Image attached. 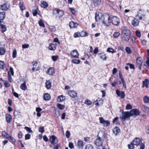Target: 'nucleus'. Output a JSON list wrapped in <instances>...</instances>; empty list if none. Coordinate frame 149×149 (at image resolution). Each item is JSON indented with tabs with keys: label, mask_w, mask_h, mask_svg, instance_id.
Wrapping results in <instances>:
<instances>
[{
	"label": "nucleus",
	"mask_w": 149,
	"mask_h": 149,
	"mask_svg": "<svg viewBox=\"0 0 149 149\" xmlns=\"http://www.w3.org/2000/svg\"><path fill=\"white\" fill-rule=\"evenodd\" d=\"M100 123L103 124V125L104 126H107L109 125L110 123L108 120H104L103 118L102 117H100L99 118Z\"/></svg>",
	"instance_id": "nucleus-7"
},
{
	"label": "nucleus",
	"mask_w": 149,
	"mask_h": 149,
	"mask_svg": "<svg viewBox=\"0 0 149 149\" xmlns=\"http://www.w3.org/2000/svg\"><path fill=\"white\" fill-rule=\"evenodd\" d=\"M71 55L73 57L77 58L79 57V54L77 50H74L71 52Z\"/></svg>",
	"instance_id": "nucleus-10"
},
{
	"label": "nucleus",
	"mask_w": 149,
	"mask_h": 149,
	"mask_svg": "<svg viewBox=\"0 0 149 149\" xmlns=\"http://www.w3.org/2000/svg\"><path fill=\"white\" fill-rule=\"evenodd\" d=\"M32 64L33 66L32 70L31 71V73L33 72L35 70H38L40 68L38 63L36 61H33L32 62Z\"/></svg>",
	"instance_id": "nucleus-5"
},
{
	"label": "nucleus",
	"mask_w": 149,
	"mask_h": 149,
	"mask_svg": "<svg viewBox=\"0 0 149 149\" xmlns=\"http://www.w3.org/2000/svg\"><path fill=\"white\" fill-rule=\"evenodd\" d=\"M139 115V111L137 109H133L131 110L130 112L126 111L123 112L120 115V118L123 120H129L131 116L134 115L136 116Z\"/></svg>",
	"instance_id": "nucleus-1"
},
{
	"label": "nucleus",
	"mask_w": 149,
	"mask_h": 149,
	"mask_svg": "<svg viewBox=\"0 0 149 149\" xmlns=\"http://www.w3.org/2000/svg\"><path fill=\"white\" fill-rule=\"evenodd\" d=\"M56 137L55 136L53 135L50 137L49 140L52 144H54L56 142Z\"/></svg>",
	"instance_id": "nucleus-16"
},
{
	"label": "nucleus",
	"mask_w": 149,
	"mask_h": 149,
	"mask_svg": "<svg viewBox=\"0 0 149 149\" xmlns=\"http://www.w3.org/2000/svg\"><path fill=\"white\" fill-rule=\"evenodd\" d=\"M99 55L100 58L104 60H106L107 57L105 54L103 53H102L99 54Z\"/></svg>",
	"instance_id": "nucleus-30"
},
{
	"label": "nucleus",
	"mask_w": 149,
	"mask_h": 149,
	"mask_svg": "<svg viewBox=\"0 0 149 149\" xmlns=\"http://www.w3.org/2000/svg\"><path fill=\"white\" fill-rule=\"evenodd\" d=\"M70 132L68 130H67L65 132V136L67 138H69L70 136Z\"/></svg>",
	"instance_id": "nucleus-61"
},
{
	"label": "nucleus",
	"mask_w": 149,
	"mask_h": 149,
	"mask_svg": "<svg viewBox=\"0 0 149 149\" xmlns=\"http://www.w3.org/2000/svg\"><path fill=\"white\" fill-rule=\"evenodd\" d=\"M149 83V80L147 79H145V80L143 82V88L145 86L147 88L148 87V84Z\"/></svg>",
	"instance_id": "nucleus-21"
},
{
	"label": "nucleus",
	"mask_w": 149,
	"mask_h": 149,
	"mask_svg": "<svg viewBox=\"0 0 149 149\" xmlns=\"http://www.w3.org/2000/svg\"><path fill=\"white\" fill-rule=\"evenodd\" d=\"M43 98L45 100H49L50 99V95L48 93H46L44 95Z\"/></svg>",
	"instance_id": "nucleus-32"
},
{
	"label": "nucleus",
	"mask_w": 149,
	"mask_h": 149,
	"mask_svg": "<svg viewBox=\"0 0 149 149\" xmlns=\"http://www.w3.org/2000/svg\"><path fill=\"white\" fill-rule=\"evenodd\" d=\"M2 134L3 136H4L6 138L8 139L9 137V136H10L5 131H3L2 132Z\"/></svg>",
	"instance_id": "nucleus-38"
},
{
	"label": "nucleus",
	"mask_w": 149,
	"mask_h": 149,
	"mask_svg": "<svg viewBox=\"0 0 149 149\" xmlns=\"http://www.w3.org/2000/svg\"><path fill=\"white\" fill-rule=\"evenodd\" d=\"M31 135L29 134H26L25 135V139L26 140H28L30 139Z\"/></svg>",
	"instance_id": "nucleus-64"
},
{
	"label": "nucleus",
	"mask_w": 149,
	"mask_h": 149,
	"mask_svg": "<svg viewBox=\"0 0 149 149\" xmlns=\"http://www.w3.org/2000/svg\"><path fill=\"white\" fill-rule=\"evenodd\" d=\"M6 119L7 123H10L12 120L11 116L10 114H7L6 116Z\"/></svg>",
	"instance_id": "nucleus-20"
},
{
	"label": "nucleus",
	"mask_w": 149,
	"mask_h": 149,
	"mask_svg": "<svg viewBox=\"0 0 149 149\" xmlns=\"http://www.w3.org/2000/svg\"><path fill=\"white\" fill-rule=\"evenodd\" d=\"M134 145L132 142L128 145V148L129 149H133L134 148Z\"/></svg>",
	"instance_id": "nucleus-45"
},
{
	"label": "nucleus",
	"mask_w": 149,
	"mask_h": 149,
	"mask_svg": "<svg viewBox=\"0 0 149 149\" xmlns=\"http://www.w3.org/2000/svg\"><path fill=\"white\" fill-rule=\"evenodd\" d=\"M20 88L22 90H26L27 89V87L25 83L24 82L20 86Z\"/></svg>",
	"instance_id": "nucleus-31"
},
{
	"label": "nucleus",
	"mask_w": 149,
	"mask_h": 149,
	"mask_svg": "<svg viewBox=\"0 0 149 149\" xmlns=\"http://www.w3.org/2000/svg\"><path fill=\"white\" fill-rule=\"evenodd\" d=\"M65 99V96L62 95L59 96L57 98V101L59 102H63Z\"/></svg>",
	"instance_id": "nucleus-24"
},
{
	"label": "nucleus",
	"mask_w": 149,
	"mask_h": 149,
	"mask_svg": "<svg viewBox=\"0 0 149 149\" xmlns=\"http://www.w3.org/2000/svg\"><path fill=\"white\" fill-rule=\"evenodd\" d=\"M140 149H144L145 148V144L142 142L140 144Z\"/></svg>",
	"instance_id": "nucleus-59"
},
{
	"label": "nucleus",
	"mask_w": 149,
	"mask_h": 149,
	"mask_svg": "<svg viewBox=\"0 0 149 149\" xmlns=\"http://www.w3.org/2000/svg\"><path fill=\"white\" fill-rule=\"evenodd\" d=\"M48 48L49 49L51 50L54 51L56 49V47L54 44L51 43L49 46Z\"/></svg>",
	"instance_id": "nucleus-29"
},
{
	"label": "nucleus",
	"mask_w": 149,
	"mask_h": 149,
	"mask_svg": "<svg viewBox=\"0 0 149 149\" xmlns=\"http://www.w3.org/2000/svg\"><path fill=\"white\" fill-rule=\"evenodd\" d=\"M48 6L47 2L44 1H42L41 2V6L43 8H47Z\"/></svg>",
	"instance_id": "nucleus-27"
},
{
	"label": "nucleus",
	"mask_w": 149,
	"mask_h": 149,
	"mask_svg": "<svg viewBox=\"0 0 149 149\" xmlns=\"http://www.w3.org/2000/svg\"><path fill=\"white\" fill-rule=\"evenodd\" d=\"M132 142L134 145L136 146L139 145L142 142L141 140L138 138L134 139Z\"/></svg>",
	"instance_id": "nucleus-13"
},
{
	"label": "nucleus",
	"mask_w": 149,
	"mask_h": 149,
	"mask_svg": "<svg viewBox=\"0 0 149 149\" xmlns=\"http://www.w3.org/2000/svg\"><path fill=\"white\" fill-rule=\"evenodd\" d=\"M144 16L143 12L141 10H139L136 15V17L139 20H141L143 17Z\"/></svg>",
	"instance_id": "nucleus-11"
},
{
	"label": "nucleus",
	"mask_w": 149,
	"mask_h": 149,
	"mask_svg": "<svg viewBox=\"0 0 149 149\" xmlns=\"http://www.w3.org/2000/svg\"><path fill=\"white\" fill-rule=\"evenodd\" d=\"M20 113V112L19 111L15 110L13 113L14 115L15 116Z\"/></svg>",
	"instance_id": "nucleus-63"
},
{
	"label": "nucleus",
	"mask_w": 149,
	"mask_h": 149,
	"mask_svg": "<svg viewBox=\"0 0 149 149\" xmlns=\"http://www.w3.org/2000/svg\"><path fill=\"white\" fill-rule=\"evenodd\" d=\"M111 16H110L107 14L103 15L102 17L103 23L107 26L109 25L111 23Z\"/></svg>",
	"instance_id": "nucleus-3"
},
{
	"label": "nucleus",
	"mask_w": 149,
	"mask_h": 149,
	"mask_svg": "<svg viewBox=\"0 0 149 149\" xmlns=\"http://www.w3.org/2000/svg\"><path fill=\"white\" fill-rule=\"evenodd\" d=\"M91 3L93 4L95 6H98L101 3V0H92Z\"/></svg>",
	"instance_id": "nucleus-15"
},
{
	"label": "nucleus",
	"mask_w": 149,
	"mask_h": 149,
	"mask_svg": "<svg viewBox=\"0 0 149 149\" xmlns=\"http://www.w3.org/2000/svg\"><path fill=\"white\" fill-rule=\"evenodd\" d=\"M5 17V13L4 12L0 13V20H3Z\"/></svg>",
	"instance_id": "nucleus-36"
},
{
	"label": "nucleus",
	"mask_w": 149,
	"mask_h": 149,
	"mask_svg": "<svg viewBox=\"0 0 149 149\" xmlns=\"http://www.w3.org/2000/svg\"><path fill=\"white\" fill-rule=\"evenodd\" d=\"M130 38V34H122V39L123 41H128Z\"/></svg>",
	"instance_id": "nucleus-12"
},
{
	"label": "nucleus",
	"mask_w": 149,
	"mask_h": 149,
	"mask_svg": "<svg viewBox=\"0 0 149 149\" xmlns=\"http://www.w3.org/2000/svg\"><path fill=\"white\" fill-rule=\"evenodd\" d=\"M92 103L91 102L88 100H86L85 102V104L88 105H91Z\"/></svg>",
	"instance_id": "nucleus-49"
},
{
	"label": "nucleus",
	"mask_w": 149,
	"mask_h": 149,
	"mask_svg": "<svg viewBox=\"0 0 149 149\" xmlns=\"http://www.w3.org/2000/svg\"><path fill=\"white\" fill-rule=\"evenodd\" d=\"M106 136V134L104 132H100L97 136V138L95 141V144L97 146H102V141L105 139Z\"/></svg>",
	"instance_id": "nucleus-2"
},
{
	"label": "nucleus",
	"mask_w": 149,
	"mask_h": 149,
	"mask_svg": "<svg viewBox=\"0 0 149 149\" xmlns=\"http://www.w3.org/2000/svg\"><path fill=\"white\" fill-rule=\"evenodd\" d=\"M69 26L71 28H75L77 26V24L73 21H71L70 22Z\"/></svg>",
	"instance_id": "nucleus-23"
},
{
	"label": "nucleus",
	"mask_w": 149,
	"mask_h": 149,
	"mask_svg": "<svg viewBox=\"0 0 149 149\" xmlns=\"http://www.w3.org/2000/svg\"><path fill=\"white\" fill-rule=\"evenodd\" d=\"M145 114L147 116H149V108L145 105H143Z\"/></svg>",
	"instance_id": "nucleus-26"
},
{
	"label": "nucleus",
	"mask_w": 149,
	"mask_h": 149,
	"mask_svg": "<svg viewBox=\"0 0 149 149\" xmlns=\"http://www.w3.org/2000/svg\"><path fill=\"white\" fill-rule=\"evenodd\" d=\"M136 34L137 36L139 38H140L141 36V33L138 30H136Z\"/></svg>",
	"instance_id": "nucleus-51"
},
{
	"label": "nucleus",
	"mask_w": 149,
	"mask_h": 149,
	"mask_svg": "<svg viewBox=\"0 0 149 149\" xmlns=\"http://www.w3.org/2000/svg\"><path fill=\"white\" fill-rule=\"evenodd\" d=\"M47 74L49 75H53L54 73V70L53 68H49L47 72Z\"/></svg>",
	"instance_id": "nucleus-14"
},
{
	"label": "nucleus",
	"mask_w": 149,
	"mask_h": 149,
	"mask_svg": "<svg viewBox=\"0 0 149 149\" xmlns=\"http://www.w3.org/2000/svg\"><path fill=\"white\" fill-rule=\"evenodd\" d=\"M8 78L9 82H12L13 80L11 76L9 74V72H8Z\"/></svg>",
	"instance_id": "nucleus-55"
},
{
	"label": "nucleus",
	"mask_w": 149,
	"mask_h": 149,
	"mask_svg": "<svg viewBox=\"0 0 149 149\" xmlns=\"http://www.w3.org/2000/svg\"><path fill=\"white\" fill-rule=\"evenodd\" d=\"M143 101L145 103H149V97L147 96H145L143 98Z\"/></svg>",
	"instance_id": "nucleus-35"
},
{
	"label": "nucleus",
	"mask_w": 149,
	"mask_h": 149,
	"mask_svg": "<svg viewBox=\"0 0 149 149\" xmlns=\"http://www.w3.org/2000/svg\"><path fill=\"white\" fill-rule=\"evenodd\" d=\"M57 107L60 110L63 109L65 107V106L63 105H62L60 104H57Z\"/></svg>",
	"instance_id": "nucleus-43"
},
{
	"label": "nucleus",
	"mask_w": 149,
	"mask_h": 149,
	"mask_svg": "<svg viewBox=\"0 0 149 149\" xmlns=\"http://www.w3.org/2000/svg\"><path fill=\"white\" fill-rule=\"evenodd\" d=\"M136 67L138 68L139 70L141 69V67L142 64V61L141 58L138 57L137 58L136 61Z\"/></svg>",
	"instance_id": "nucleus-8"
},
{
	"label": "nucleus",
	"mask_w": 149,
	"mask_h": 149,
	"mask_svg": "<svg viewBox=\"0 0 149 149\" xmlns=\"http://www.w3.org/2000/svg\"><path fill=\"white\" fill-rule=\"evenodd\" d=\"M40 26L44 27L45 26L44 22L42 20H40L38 22Z\"/></svg>",
	"instance_id": "nucleus-47"
},
{
	"label": "nucleus",
	"mask_w": 149,
	"mask_h": 149,
	"mask_svg": "<svg viewBox=\"0 0 149 149\" xmlns=\"http://www.w3.org/2000/svg\"><path fill=\"white\" fill-rule=\"evenodd\" d=\"M46 87L47 89H50L51 87V84L50 81H47L45 83Z\"/></svg>",
	"instance_id": "nucleus-28"
},
{
	"label": "nucleus",
	"mask_w": 149,
	"mask_h": 149,
	"mask_svg": "<svg viewBox=\"0 0 149 149\" xmlns=\"http://www.w3.org/2000/svg\"><path fill=\"white\" fill-rule=\"evenodd\" d=\"M120 22V19L117 17L111 16V23L116 26H118Z\"/></svg>",
	"instance_id": "nucleus-4"
},
{
	"label": "nucleus",
	"mask_w": 149,
	"mask_h": 149,
	"mask_svg": "<svg viewBox=\"0 0 149 149\" xmlns=\"http://www.w3.org/2000/svg\"><path fill=\"white\" fill-rule=\"evenodd\" d=\"M99 14L100 15H101L100 13V14H97V13H96L95 15V20L96 21H98L99 20L100 18V17L99 16Z\"/></svg>",
	"instance_id": "nucleus-42"
},
{
	"label": "nucleus",
	"mask_w": 149,
	"mask_h": 149,
	"mask_svg": "<svg viewBox=\"0 0 149 149\" xmlns=\"http://www.w3.org/2000/svg\"><path fill=\"white\" fill-rule=\"evenodd\" d=\"M80 60H77L76 59H72L71 60V62L75 64H78L80 62Z\"/></svg>",
	"instance_id": "nucleus-40"
},
{
	"label": "nucleus",
	"mask_w": 149,
	"mask_h": 149,
	"mask_svg": "<svg viewBox=\"0 0 149 149\" xmlns=\"http://www.w3.org/2000/svg\"><path fill=\"white\" fill-rule=\"evenodd\" d=\"M77 145L79 147H82L83 146V142L79 140L78 141Z\"/></svg>",
	"instance_id": "nucleus-44"
},
{
	"label": "nucleus",
	"mask_w": 149,
	"mask_h": 149,
	"mask_svg": "<svg viewBox=\"0 0 149 149\" xmlns=\"http://www.w3.org/2000/svg\"><path fill=\"white\" fill-rule=\"evenodd\" d=\"M17 51L15 49L13 52V58H15L17 56Z\"/></svg>",
	"instance_id": "nucleus-58"
},
{
	"label": "nucleus",
	"mask_w": 149,
	"mask_h": 149,
	"mask_svg": "<svg viewBox=\"0 0 149 149\" xmlns=\"http://www.w3.org/2000/svg\"><path fill=\"white\" fill-rule=\"evenodd\" d=\"M24 129L29 133H31L32 132V131L31 130V128L30 127H24Z\"/></svg>",
	"instance_id": "nucleus-53"
},
{
	"label": "nucleus",
	"mask_w": 149,
	"mask_h": 149,
	"mask_svg": "<svg viewBox=\"0 0 149 149\" xmlns=\"http://www.w3.org/2000/svg\"><path fill=\"white\" fill-rule=\"evenodd\" d=\"M81 36V33H80L77 32L74 33V38H77L79 36Z\"/></svg>",
	"instance_id": "nucleus-57"
},
{
	"label": "nucleus",
	"mask_w": 149,
	"mask_h": 149,
	"mask_svg": "<svg viewBox=\"0 0 149 149\" xmlns=\"http://www.w3.org/2000/svg\"><path fill=\"white\" fill-rule=\"evenodd\" d=\"M58 56H52V58L53 60L54 61H55L57 60L58 59Z\"/></svg>",
	"instance_id": "nucleus-54"
},
{
	"label": "nucleus",
	"mask_w": 149,
	"mask_h": 149,
	"mask_svg": "<svg viewBox=\"0 0 149 149\" xmlns=\"http://www.w3.org/2000/svg\"><path fill=\"white\" fill-rule=\"evenodd\" d=\"M18 5L22 11H23L25 9V7L23 3L20 2Z\"/></svg>",
	"instance_id": "nucleus-34"
},
{
	"label": "nucleus",
	"mask_w": 149,
	"mask_h": 149,
	"mask_svg": "<svg viewBox=\"0 0 149 149\" xmlns=\"http://www.w3.org/2000/svg\"><path fill=\"white\" fill-rule=\"evenodd\" d=\"M116 92L117 95L120 97L124 99L125 96L124 92L123 91H120L118 90H116Z\"/></svg>",
	"instance_id": "nucleus-9"
},
{
	"label": "nucleus",
	"mask_w": 149,
	"mask_h": 149,
	"mask_svg": "<svg viewBox=\"0 0 149 149\" xmlns=\"http://www.w3.org/2000/svg\"><path fill=\"white\" fill-rule=\"evenodd\" d=\"M5 64L4 62L0 61V68L2 69L4 68Z\"/></svg>",
	"instance_id": "nucleus-52"
},
{
	"label": "nucleus",
	"mask_w": 149,
	"mask_h": 149,
	"mask_svg": "<svg viewBox=\"0 0 149 149\" xmlns=\"http://www.w3.org/2000/svg\"><path fill=\"white\" fill-rule=\"evenodd\" d=\"M122 34H130V32L129 29L126 26H123L121 28Z\"/></svg>",
	"instance_id": "nucleus-6"
},
{
	"label": "nucleus",
	"mask_w": 149,
	"mask_h": 149,
	"mask_svg": "<svg viewBox=\"0 0 149 149\" xmlns=\"http://www.w3.org/2000/svg\"><path fill=\"white\" fill-rule=\"evenodd\" d=\"M49 28L51 29L52 32H54L56 31L55 27L54 26H50Z\"/></svg>",
	"instance_id": "nucleus-48"
},
{
	"label": "nucleus",
	"mask_w": 149,
	"mask_h": 149,
	"mask_svg": "<svg viewBox=\"0 0 149 149\" xmlns=\"http://www.w3.org/2000/svg\"><path fill=\"white\" fill-rule=\"evenodd\" d=\"M38 130L39 132L42 133L45 132L44 127L43 126H40L39 127Z\"/></svg>",
	"instance_id": "nucleus-41"
},
{
	"label": "nucleus",
	"mask_w": 149,
	"mask_h": 149,
	"mask_svg": "<svg viewBox=\"0 0 149 149\" xmlns=\"http://www.w3.org/2000/svg\"><path fill=\"white\" fill-rule=\"evenodd\" d=\"M70 96L72 98L75 97L77 96V93L74 91L72 90L70 91L69 93Z\"/></svg>",
	"instance_id": "nucleus-22"
},
{
	"label": "nucleus",
	"mask_w": 149,
	"mask_h": 149,
	"mask_svg": "<svg viewBox=\"0 0 149 149\" xmlns=\"http://www.w3.org/2000/svg\"><path fill=\"white\" fill-rule=\"evenodd\" d=\"M113 131L114 134L117 135L120 132V130L118 127H116L113 129Z\"/></svg>",
	"instance_id": "nucleus-25"
},
{
	"label": "nucleus",
	"mask_w": 149,
	"mask_h": 149,
	"mask_svg": "<svg viewBox=\"0 0 149 149\" xmlns=\"http://www.w3.org/2000/svg\"><path fill=\"white\" fill-rule=\"evenodd\" d=\"M125 50L126 52L129 54H130L131 53V51L130 48L128 47H126Z\"/></svg>",
	"instance_id": "nucleus-50"
},
{
	"label": "nucleus",
	"mask_w": 149,
	"mask_h": 149,
	"mask_svg": "<svg viewBox=\"0 0 149 149\" xmlns=\"http://www.w3.org/2000/svg\"><path fill=\"white\" fill-rule=\"evenodd\" d=\"M86 149H93V148L91 145L89 144L86 146Z\"/></svg>",
	"instance_id": "nucleus-62"
},
{
	"label": "nucleus",
	"mask_w": 149,
	"mask_h": 149,
	"mask_svg": "<svg viewBox=\"0 0 149 149\" xmlns=\"http://www.w3.org/2000/svg\"><path fill=\"white\" fill-rule=\"evenodd\" d=\"M103 102V100L101 98H98V100L95 101L94 103L97 106L102 105Z\"/></svg>",
	"instance_id": "nucleus-17"
},
{
	"label": "nucleus",
	"mask_w": 149,
	"mask_h": 149,
	"mask_svg": "<svg viewBox=\"0 0 149 149\" xmlns=\"http://www.w3.org/2000/svg\"><path fill=\"white\" fill-rule=\"evenodd\" d=\"M8 9L6 4H4L1 6L0 7V9H1L2 10H7Z\"/></svg>",
	"instance_id": "nucleus-33"
},
{
	"label": "nucleus",
	"mask_w": 149,
	"mask_h": 149,
	"mask_svg": "<svg viewBox=\"0 0 149 149\" xmlns=\"http://www.w3.org/2000/svg\"><path fill=\"white\" fill-rule=\"evenodd\" d=\"M120 35V33L118 32H116L113 34V36L115 38H118Z\"/></svg>",
	"instance_id": "nucleus-60"
},
{
	"label": "nucleus",
	"mask_w": 149,
	"mask_h": 149,
	"mask_svg": "<svg viewBox=\"0 0 149 149\" xmlns=\"http://www.w3.org/2000/svg\"><path fill=\"white\" fill-rule=\"evenodd\" d=\"M139 23V21L136 18H134L132 21V24L134 26H138Z\"/></svg>",
	"instance_id": "nucleus-18"
},
{
	"label": "nucleus",
	"mask_w": 149,
	"mask_h": 149,
	"mask_svg": "<svg viewBox=\"0 0 149 149\" xmlns=\"http://www.w3.org/2000/svg\"><path fill=\"white\" fill-rule=\"evenodd\" d=\"M6 52L5 49L3 47H0V55H3Z\"/></svg>",
	"instance_id": "nucleus-39"
},
{
	"label": "nucleus",
	"mask_w": 149,
	"mask_h": 149,
	"mask_svg": "<svg viewBox=\"0 0 149 149\" xmlns=\"http://www.w3.org/2000/svg\"><path fill=\"white\" fill-rule=\"evenodd\" d=\"M4 24L3 21H0V28L1 29L2 32H4L6 30V28Z\"/></svg>",
	"instance_id": "nucleus-19"
},
{
	"label": "nucleus",
	"mask_w": 149,
	"mask_h": 149,
	"mask_svg": "<svg viewBox=\"0 0 149 149\" xmlns=\"http://www.w3.org/2000/svg\"><path fill=\"white\" fill-rule=\"evenodd\" d=\"M81 36H82V37H85L86 36H88V35H87V34H88V33H87L86 32V31H82V32H81Z\"/></svg>",
	"instance_id": "nucleus-46"
},
{
	"label": "nucleus",
	"mask_w": 149,
	"mask_h": 149,
	"mask_svg": "<svg viewBox=\"0 0 149 149\" xmlns=\"http://www.w3.org/2000/svg\"><path fill=\"white\" fill-rule=\"evenodd\" d=\"M107 52H109L114 53V50L112 48H109L107 49Z\"/></svg>",
	"instance_id": "nucleus-56"
},
{
	"label": "nucleus",
	"mask_w": 149,
	"mask_h": 149,
	"mask_svg": "<svg viewBox=\"0 0 149 149\" xmlns=\"http://www.w3.org/2000/svg\"><path fill=\"white\" fill-rule=\"evenodd\" d=\"M56 12L57 13L59 14L60 17H62L63 15V12L59 9L56 10Z\"/></svg>",
	"instance_id": "nucleus-37"
}]
</instances>
